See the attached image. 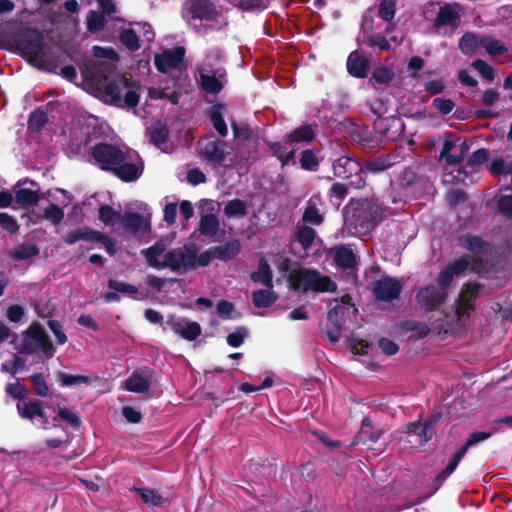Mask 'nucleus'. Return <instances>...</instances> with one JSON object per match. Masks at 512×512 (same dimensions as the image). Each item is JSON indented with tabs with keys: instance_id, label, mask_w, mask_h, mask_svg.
<instances>
[{
	"instance_id": "26",
	"label": "nucleus",
	"mask_w": 512,
	"mask_h": 512,
	"mask_svg": "<svg viewBox=\"0 0 512 512\" xmlns=\"http://www.w3.org/2000/svg\"><path fill=\"white\" fill-rule=\"evenodd\" d=\"M250 278L254 283H261L266 288L273 289V273L270 265L264 259H260L258 270L252 272Z\"/></svg>"
},
{
	"instance_id": "49",
	"label": "nucleus",
	"mask_w": 512,
	"mask_h": 512,
	"mask_svg": "<svg viewBox=\"0 0 512 512\" xmlns=\"http://www.w3.org/2000/svg\"><path fill=\"white\" fill-rule=\"evenodd\" d=\"M302 219L304 222L314 225H319L322 223L323 216L320 214L319 209L317 208V203L313 200V198L309 199L303 212Z\"/></svg>"
},
{
	"instance_id": "39",
	"label": "nucleus",
	"mask_w": 512,
	"mask_h": 512,
	"mask_svg": "<svg viewBox=\"0 0 512 512\" xmlns=\"http://www.w3.org/2000/svg\"><path fill=\"white\" fill-rule=\"evenodd\" d=\"M40 199L37 191L22 188L15 192V200L21 207L35 206Z\"/></svg>"
},
{
	"instance_id": "37",
	"label": "nucleus",
	"mask_w": 512,
	"mask_h": 512,
	"mask_svg": "<svg viewBox=\"0 0 512 512\" xmlns=\"http://www.w3.org/2000/svg\"><path fill=\"white\" fill-rule=\"evenodd\" d=\"M248 214V208L245 201L235 198L228 201L224 207V215L227 218H243Z\"/></svg>"
},
{
	"instance_id": "29",
	"label": "nucleus",
	"mask_w": 512,
	"mask_h": 512,
	"mask_svg": "<svg viewBox=\"0 0 512 512\" xmlns=\"http://www.w3.org/2000/svg\"><path fill=\"white\" fill-rule=\"evenodd\" d=\"M459 13L449 4L441 7L437 13L434 24L435 26H455L459 22Z\"/></svg>"
},
{
	"instance_id": "53",
	"label": "nucleus",
	"mask_w": 512,
	"mask_h": 512,
	"mask_svg": "<svg viewBox=\"0 0 512 512\" xmlns=\"http://www.w3.org/2000/svg\"><path fill=\"white\" fill-rule=\"evenodd\" d=\"M396 14L395 0H380L378 7V16L384 21L390 22Z\"/></svg>"
},
{
	"instance_id": "54",
	"label": "nucleus",
	"mask_w": 512,
	"mask_h": 512,
	"mask_svg": "<svg viewBox=\"0 0 512 512\" xmlns=\"http://www.w3.org/2000/svg\"><path fill=\"white\" fill-rule=\"evenodd\" d=\"M421 181V177L410 167L405 168L399 176V185L403 189L413 187Z\"/></svg>"
},
{
	"instance_id": "44",
	"label": "nucleus",
	"mask_w": 512,
	"mask_h": 512,
	"mask_svg": "<svg viewBox=\"0 0 512 512\" xmlns=\"http://www.w3.org/2000/svg\"><path fill=\"white\" fill-rule=\"evenodd\" d=\"M106 25L105 14L95 10L89 11L86 18L87 30L90 33H96L104 29Z\"/></svg>"
},
{
	"instance_id": "10",
	"label": "nucleus",
	"mask_w": 512,
	"mask_h": 512,
	"mask_svg": "<svg viewBox=\"0 0 512 512\" xmlns=\"http://www.w3.org/2000/svg\"><path fill=\"white\" fill-rule=\"evenodd\" d=\"M402 284L397 278L384 276L375 281L372 293L379 301L392 302L399 298Z\"/></svg>"
},
{
	"instance_id": "17",
	"label": "nucleus",
	"mask_w": 512,
	"mask_h": 512,
	"mask_svg": "<svg viewBox=\"0 0 512 512\" xmlns=\"http://www.w3.org/2000/svg\"><path fill=\"white\" fill-rule=\"evenodd\" d=\"M347 70L348 73L359 79H364L368 76L370 69L369 60L361 55L357 50L352 51L347 58Z\"/></svg>"
},
{
	"instance_id": "25",
	"label": "nucleus",
	"mask_w": 512,
	"mask_h": 512,
	"mask_svg": "<svg viewBox=\"0 0 512 512\" xmlns=\"http://www.w3.org/2000/svg\"><path fill=\"white\" fill-rule=\"evenodd\" d=\"M315 138V132L311 125L305 124L295 128L283 137V140L289 144H298L301 142L309 143Z\"/></svg>"
},
{
	"instance_id": "47",
	"label": "nucleus",
	"mask_w": 512,
	"mask_h": 512,
	"mask_svg": "<svg viewBox=\"0 0 512 512\" xmlns=\"http://www.w3.org/2000/svg\"><path fill=\"white\" fill-rule=\"evenodd\" d=\"M98 218L106 226H114L120 221L121 214L114 210L112 206L105 204L100 206L98 210Z\"/></svg>"
},
{
	"instance_id": "24",
	"label": "nucleus",
	"mask_w": 512,
	"mask_h": 512,
	"mask_svg": "<svg viewBox=\"0 0 512 512\" xmlns=\"http://www.w3.org/2000/svg\"><path fill=\"white\" fill-rule=\"evenodd\" d=\"M147 134L150 143L159 149H163L169 139L170 131L165 123L158 121L147 129Z\"/></svg>"
},
{
	"instance_id": "23",
	"label": "nucleus",
	"mask_w": 512,
	"mask_h": 512,
	"mask_svg": "<svg viewBox=\"0 0 512 512\" xmlns=\"http://www.w3.org/2000/svg\"><path fill=\"white\" fill-rule=\"evenodd\" d=\"M377 125L383 127L381 135L388 140L394 141L404 132L402 120L394 116L381 120Z\"/></svg>"
},
{
	"instance_id": "48",
	"label": "nucleus",
	"mask_w": 512,
	"mask_h": 512,
	"mask_svg": "<svg viewBox=\"0 0 512 512\" xmlns=\"http://www.w3.org/2000/svg\"><path fill=\"white\" fill-rule=\"evenodd\" d=\"M201 88L210 94H218L223 89V84L215 75L200 74Z\"/></svg>"
},
{
	"instance_id": "15",
	"label": "nucleus",
	"mask_w": 512,
	"mask_h": 512,
	"mask_svg": "<svg viewBox=\"0 0 512 512\" xmlns=\"http://www.w3.org/2000/svg\"><path fill=\"white\" fill-rule=\"evenodd\" d=\"M225 148V141L208 139L203 145L201 156L212 165H221L226 158Z\"/></svg>"
},
{
	"instance_id": "35",
	"label": "nucleus",
	"mask_w": 512,
	"mask_h": 512,
	"mask_svg": "<svg viewBox=\"0 0 512 512\" xmlns=\"http://www.w3.org/2000/svg\"><path fill=\"white\" fill-rule=\"evenodd\" d=\"M406 433L418 436L420 443L425 444L433 438L435 430H430L425 423L414 421L406 425Z\"/></svg>"
},
{
	"instance_id": "14",
	"label": "nucleus",
	"mask_w": 512,
	"mask_h": 512,
	"mask_svg": "<svg viewBox=\"0 0 512 512\" xmlns=\"http://www.w3.org/2000/svg\"><path fill=\"white\" fill-rule=\"evenodd\" d=\"M120 225L128 233L139 236L150 231V224L145 221L142 215L136 212H125L121 215Z\"/></svg>"
},
{
	"instance_id": "60",
	"label": "nucleus",
	"mask_w": 512,
	"mask_h": 512,
	"mask_svg": "<svg viewBox=\"0 0 512 512\" xmlns=\"http://www.w3.org/2000/svg\"><path fill=\"white\" fill-rule=\"evenodd\" d=\"M363 44L369 47H378L381 51H387L391 48V45L387 38L378 33L375 35L368 36L363 40Z\"/></svg>"
},
{
	"instance_id": "63",
	"label": "nucleus",
	"mask_w": 512,
	"mask_h": 512,
	"mask_svg": "<svg viewBox=\"0 0 512 512\" xmlns=\"http://www.w3.org/2000/svg\"><path fill=\"white\" fill-rule=\"evenodd\" d=\"M45 219L49 220L52 224L58 225L64 218V211L58 205L51 203L44 211Z\"/></svg>"
},
{
	"instance_id": "59",
	"label": "nucleus",
	"mask_w": 512,
	"mask_h": 512,
	"mask_svg": "<svg viewBox=\"0 0 512 512\" xmlns=\"http://www.w3.org/2000/svg\"><path fill=\"white\" fill-rule=\"evenodd\" d=\"M493 432H485V431H477L471 433L466 439L465 443L460 447V449L467 453L468 449L481 441H485L492 436Z\"/></svg>"
},
{
	"instance_id": "52",
	"label": "nucleus",
	"mask_w": 512,
	"mask_h": 512,
	"mask_svg": "<svg viewBox=\"0 0 512 512\" xmlns=\"http://www.w3.org/2000/svg\"><path fill=\"white\" fill-rule=\"evenodd\" d=\"M32 389L36 395L40 397H47L50 389L46 383L45 377L42 373H35L30 376Z\"/></svg>"
},
{
	"instance_id": "7",
	"label": "nucleus",
	"mask_w": 512,
	"mask_h": 512,
	"mask_svg": "<svg viewBox=\"0 0 512 512\" xmlns=\"http://www.w3.org/2000/svg\"><path fill=\"white\" fill-rule=\"evenodd\" d=\"M15 44L23 56L37 60L43 54L44 36L36 28L25 27L18 32Z\"/></svg>"
},
{
	"instance_id": "42",
	"label": "nucleus",
	"mask_w": 512,
	"mask_h": 512,
	"mask_svg": "<svg viewBox=\"0 0 512 512\" xmlns=\"http://www.w3.org/2000/svg\"><path fill=\"white\" fill-rule=\"evenodd\" d=\"M116 67L114 64L100 61L95 64L93 69V78L97 82V84H100L102 82H106L109 80V77L115 73Z\"/></svg>"
},
{
	"instance_id": "12",
	"label": "nucleus",
	"mask_w": 512,
	"mask_h": 512,
	"mask_svg": "<svg viewBox=\"0 0 512 512\" xmlns=\"http://www.w3.org/2000/svg\"><path fill=\"white\" fill-rule=\"evenodd\" d=\"M98 85L110 104L122 107L121 91L123 88H130L131 82L125 76H121L117 79L107 80Z\"/></svg>"
},
{
	"instance_id": "51",
	"label": "nucleus",
	"mask_w": 512,
	"mask_h": 512,
	"mask_svg": "<svg viewBox=\"0 0 512 512\" xmlns=\"http://www.w3.org/2000/svg\"><path fill=\"white\" fill-rule=\"evenodd\" d=\"M471 66L478 71L481 77L489 82L494 81L496 76V69L490 66L486 61L482 59H475Z\"/></svg>"
},
{
	"instance_id": "5",
	"label": "nucleus",
	"mask_w": 512,
	"mask_h": 512,
	"mask_svg": "<svg viewBox=\"0 0 512 512\" xmlns=\"http://www.w3.org/2000/svg\"><path fill=\"white\" fill-rule=\"evenodd\" d=\"M16 348L22 355H33L37 351H41L47 359L52 358L55 354V348L47 332L38 322L31 323L23 332L21 343Z\"/></svg>"
},
{
	"instance_id": "62",
	"label": "nucleus",
	"mask_w": 512,
	"mask_h": 512,
	"mask_svg": "<svg viewBox=\"0 0 512 512\" xmlns=\"http://www.w3.org/2000/svg\"><path fill=\"white\" fill-rule=\"evenodd\" d=\"M349 311L344 305H336L332 309H330L327 313V319L331 324H341L344 325V318L346 313Z\"/></svg>"
},
{
	"instance_id": "46",
	"label": "nucleus",
	"mask_w": 512,
	"mask_h": 512,
	"mask_svg": "<svg viewBox=\"0 0 512 512\" xmlns=\"http://www.w3.org/2000/svg\"><path fill=\"white\" fill-rule=\"evenodd\" d=\"M119 40L131 52L140 48L139 37L131 28H124L120 31Z\"/></svg>"
},
{
	"instance_id": "18",
	"label": "nucleus",
	"mask_w": 512,
	"mask_h": 512,
	"mask_svg": "<svg viewBox=\"0 0 512 512\" xmlns=\"http://www.w3.org/2000/svg\"><path fill=\"white\" fill-rule=\"evenodd\" d=\"M465 452H463L460 448L452 455L450 458L448 464L444 469H442L433 479L432 486L433 489L429 493V496L433 495L436 491H438L442 485L445 483V481L448 479V477L456 470L457 466L459 465L460 461L465 456Z\"/></svg>"
},
{
	"instance_id": "58",
	"label": "nucleus",
	"mask_w": 512,
	"mask_h": 512,
	"mask_svg": "<svg viewBox=\"0 0 512 512\" xmlns=\"http://www.w3.org/2000/svg\"><path fill=\"white\" fill-rule=\"evenodd\" d=\"M455 106V102L449 98L436 97L432 101V107L442 116L451 113Z\"/></svg>"
},
{
	"instance_id": "40",
	"label": "nucleus",
	"mask_w": 512,
	"mask_h": 512,
	"mask_svg": "<svg viewBox=\"0 0 512 512\" xmlns=\"http://www.w3.org/2000/svg\"><path fill=\"white\" fill-rule=\"evenodd\" d=\"M42 403L39 400H30L26 403L17 404V411L21 418L32 420L41 414Z\"/></svg>"
},
{
	"instance_id": "27",
	"label": "nucleus",
	"mask_w": 512,
	"mask_h": 512,
	"mask_svg": "<svg viewBox=\"0 0 512 512\" xmlns=\"http://www.w3.org/2000/svg\"><path fill=\"white\" fill-rule=\"evenodd\" d=\"M394 75L393 70L386 66L376 67L372 71L369 84L375 89L382 86H388L392 82Z\"/></svg>"
},
{
	"instance_id": "34",
	"label": "nucleus",
	"mask_w": 512,
	"mask_h": 512,
	"mask_svg": "<svg viewBox=\"0 0 512 512\" xmlns=\"http://www.w3.org/2000/svg\"><path fill=\"white\" fill-rule=\"evenodd\" d=\"M125 388L134 393H146L150 388V380L138 372H133L125 380Z\"/></svg>"
},
{
	"instance_id": "45",
	"label": "nucleus",
	"mask_w": 512,
	"mask_h": 512,
	"mask_svg": "<svg viewBox=\"0 0 512 512\" xmlns=\"http://www.w3.org/2000/svg\"><path fill=\"white\" fill-rule=\"evenodd\" d=\"M48 122L47 113L41 108L34 109L28 118V128L32 131H41Z\"/></svg>"
},
{
	"instance_id": "19",
	"label": "nucleus",
	"mask_w": 512,
	"mask_h": 512,
	"mask_svg": "<svg viewBox=\"0 0 512 512\" xmlns=\"http://www.w3.org/2000/svg\"><path fill=\"white\" fill-rule=\"evenodd\" d=\"M458 244L474 255L485 254L489 249V243L482 237L472 234H464L458 237Z\"/></svg>"
},
{
	"instance_id": "9",
	"label": "nucleus",
	"mask_w": 512,
	"mask_h": 512,
	"mask_svg": "<svg viewBox=\"0 0 512 512\" xmlns=\"http://www.w3.org/2000/svg\"><path fill=\"white\" fill-rule=\"evenodd\" d=\"M484 285L478 282H468L463 285L456 300V314L458 318L469 316L471 311L476 309L475 301L479 297Z\"/></svg>"
},
{
	"instance_id": "1",
	"label": "nucleus",
	"mask_w": 512,
	"mask_h": 512,
	"mask_svg": "<svg viewBox=\"0 0 512 512\" xmlns=\"http://www.w3.org/2000/svg\"><path fill=\"white\" fill-rule=\"evenodd\" d=\"M90 155L102 171L111 172L126 183L138 180L144 170L137 153L124 151L114 144L97 143L91 147Z\"/></svg>"
},
{
	"instance_id": "38",
	"label": "nucleus",
	"mask_w": 512,
	"mask_h": 512,
	"mask_svg": "<svg viewBox=\"0 0 512 512\" xmlns=\"http://www.w3.org/2000/svg\"><path fill=\"white\" fill-rule=\"evenodd\" d=\"M199 231L202 235L213 237L219 231V220L214 214H205L201 217Z\"/></svg>"
},
{
	"instance_id": "57",
	"label": "nucleus",
	"mask_w": 512,
	"mask_h": 512,
	"mask_svg": "<svg viewBox=\"0 0 512 512\" xmlns=\"http://www.w3.org/2000/svg\"><path fill=\"white\" fill-rule=\"evenodd\" d=\"M470 255H462L460 258L456 259L453 262H450L447 265V268L452 272V274L457 277L463 274L470 267Z\"/></svg>"
},
{
	"instance_id": "8",
	"label": "nucleus",
	"mask_w": 512,
	"mask_h": 512,
	"mask_svg": "<svg viewBox=\"0 0 512 512\" xmlns=\"http://www.w3.org/2000/svg\"><path fill=\"white\" fill-rule=\"evenodd\" d=\"M447 296V291H442L436 285L430 284L417 291L415 300L424 311L432 312L445 303Z\"/></svg>"
},
{
	"instance_id": "6",
	"label": "nucleus",
	"mask_w": 512,
	"mask_h": 512,
	"mask_svg": "<svg viewBox=\"0 0 512 512\" xmlns=\"http://www.w3.org/2000/svg\"><path fill=\"white\" fill-rule=\"evenodd\" d=\"M185 48L177 46L173 49L164 50L160 54L154 56V65L161 73L170 71V75L174 80V86H179L180 82L187 79L185 72L186 66L184 63Z\"/></svg>"
},
{
	"instance_id": "50",
	"label": "nucleus",
	"mask_w": 512,
	"mask_h": 512,
	"mask_svg": "<svg viewBox=\"0 0 512 512\" xmlns=\"http://www.w3.org/2000/svg\"><path fill=\"white\" fill-rule=\"evenodd\" d=\"M57 379L61 383L62 386H74V385H90L91 379L88 376L84 375H71L65 373L63 371L57 372Z\"/></svg>"
},
{
	"instance_id": "20",
	"label": "nucleus",
	"mask_w": 512,
	"mask_h": 512,
	"mask_svg": "<svg viewBox=\"0 0 512 512\" xmlns=\"http://www.w3.org/2000/svg\"><path fill=\"white\" fill-rule=\"evenodd\" d=\"M396 163V156L392 154H381L371 158L363 165L364 172L380 173L388 170Z\"/></svg>"
},
{
	"instance_id": "61",
	"label": "nucleus",
	"mask_w": 512,
	"mask_h": 512,
	"mask_svg": "<svg viewBox=\"0 0 512 512\" xmlns=\"http://www.w3.org/2000/svg\"><path fill=\"white\" fill-rule=\"evenodd\" d=\"M248 329L244 326L237 327L236 330L227 336V343L234 348L240 347L248 336Z\"/></svg>"
},
{
	"instance_id": "32",
	"label": "nucleus",
	"mask_w": 512,
	"mask_h": 512,
	"mask_svg": "<svg viewBox=\"0 0 512 512\" xmlns=\"http://www.w3.org/2000/svg\"><path fill=\"white\" fill-rule=\"evenodd\" d=\"M97 234V230H93L87 226L82 228H77L72 230L66 234L64 237V242L68 245L75 244L76 242L82 240L87 242H94Z\"/></svg>"
},
{
	"instance_id": "13",
	"label": "nucleus",
	"mask_w": 512,
	"mask_h": 512,
	"mask_svg": "<svg viewBox=\"0 0 512 512\" xmlns=\"http://www.w3.org/2000/svg\"><path fill=\"white\" fill-rule=\"evenodd\" d=\"M188 11L193 19L212 21L219 12L212 0H188Z\"/></svg>"
},
{
	"instance_id": "22",
	"label": "nucleus",
	"mask_w": 512,
	"mask_h": 512,
	"mask_svg": "<svg viewBox=\"0 0 512 512\" xmlns=\"http://www.w3.org/2000/svg\"><path fill=\"white\" fill-rule=\"evenodd\" d=\"M484 37H479L475 33L466 32L459 39V49L466 56H473L483 47Z\"/></svg>"
},
{
	"instance_id": "30",
	"label": "nucleus",
	"mask_w": 512,
	"mask_h": 512,
	"mask_svg": "<svg viewBox=\"0 0 512 512\" xmlns=\"http://www.w3.org/2000/svg\"><path fill=\"white\" fill-rule=\"evenodd\" d=\"M225 107L222 103H216L210 108L209 112L212 125L221 137H226L228 134V128L222 115V110Z\"/></svg>"
},
{
	"instance_id": "21",
	"label": "nucleus",
	"mask_w": 512,
	"mask_h": 512,
	"mask_svg": "<svg viewBox=\"0 0 512 512\" xmlns=\"http://www.w3.org/2000/svg\"><path fill=\"white\" fill-rule=\"evenodd\" d=\"M382 434L383 430L380 428H375L372 425L370 418H364L362 420L361 429L355 436V441H353V444L366 443L367 441L376 443L381 438Z\"/></svg>"
},
{
	"instance_id": "43",
	"label": "nucleus",
	"mask_w": 512,
	"mask_h": 512,
	"mask_svg": "<svg viewBox=\"0 0 512 512\" xmlns=\"http://www.w3.org/2000/svg\"><path fill=\"white\" fill-rule=\"evenodd\" d=\"M39 254V248L34 244L23 243L16 246L11 252V258L20 261L30 259Z\"/></svg>"
},
{
	"instance_id": "55",
	"label": "nucleus",
	"mask_w": 512,
	"mask_h": 512,
	"mask_svg": "<svg viewBox=\"0 0 512 512\" xmlns=\"http://www.w3.org/2000/svg\"><path fill=\"white\" fill-rule=\"evenodd\" d=\"M315 236V230L309 226H302L297 229V241L304 249L312 246Z\"/></svg>"
},
{
	"instance_id": "31",
	"label": "nucleus",
	"mask_w": 512,
	"mask_h": 512,
	"mask_svg": "<svg viewBox=\"0 0 512 512\" xmlns=\"http://www.w3.org/2000/svg\"><path fill=\"white\" fill-rule=\"evenodd\" d=\"M241 246L238 240H233L224 245L213 247L214 257L219 260L229 261L240 252Z\"/></svg>"
},
{
	"instance_id": "11",
	"label": "nucleus",
	"mask_w": 512,
	"mask_h": 512,
	"mask_svg": "<svg viewBox=\"0 0 512 512\" xmlns=\"http://www.w3.org/2000/svg\"><path fill=\"white\" fill-rule=\"evenodd\" d=\"M167 328H170L175 334L180 335L188 341L196 340L201 334V326L198 322L189 321L185 318H179L170 315L165 321Z\"/></svg>"
},
{
	"instance_id": "36",
	"label": "nucleus",
	"mask_w": 512,
	"mask_h": 512,
	"mask_svg": "<svg viewBox=\"0 0 512 512\" xmlns=\"http://www.w3.org/2000/svg\"><path fill=\"white\" fill-rule=\"evenodd\" d=\"M132 491H134L145 504H148L153 507H159L164 505L167 502V499L156 493L154 490L148 488L141 487H133Z\"/></svg>"
},
{
	"instance_id": "33",
	"label": "nucleus",
	"mask_w": 512,
	"mask_h": 512,
	"mask_svg": "<svg viewBox=\"0 0 512 512\" xmlns=\"http://www.w3.org/2000/svg\"><path fill=\"white\" fill-rule=\"evenodd\" d=\"M277 301L273 289H259L252 292V302L256 308H269Z\"/></svg>"
},
{
	"instance_id": "64",
	"label": "nucleus",
	"mask_w": 512,
	"mask_h": 512,
	"mask_svg": "<svg viewBox=\"0 0 512 512\" xmlns=\"http://www.w3.org/2000/svg\"><path fill=\"white\" fill-rule=\"evenodd\" d=\"M497 209L507 219L512 218V195H502L497 200Z\"/></svg>"
},
{
	"instance_id": "3",
	"label": "nucleus",
	"mask_w": 512,
	"mask_h": 512,
	"mask_svg": "<svg viewBox=\"0 0 512 512\" xmlns=\"http://www.w3.org/2000/svg\"><path fill=\"white\" fill-rule=\"evenodd\" d=\"M166 245L163 241H157L149 248L142 251L148 266L162 270L169 268L171 271L185 273L196 267V248L191 245H184L183 248L172 249L164 254L161 261L159 257L165 252Z\"/></svg>"
},
{
	"instance_id": "56",
	"label": "nucleus",
	"mask_w": 512,
	"mask_h": 512,
	"mask_svg": "<svg viewBox=\"0 0 512 512\" xmlns=\"http://www.w3.org/2000/svg\"><path fill=\"white\" fill-rule=\"evenodd\" d=\"M483 48H485L487 53L491 56L504 55L508 52V47L503 42L487 37H484Z\"/></svg>"
},
{
	"instance_id": "2",
	"label": "nucleus",
	"mask_w": 512,
	"mask_h": 512,
	"mask_svg": "<svg viewBox=\"0 0 512 512\" xmlns=\"http://www.w3.org/2000/svg\"><path fill=\"white\" fill-rule=\"evenodd\" d=\"M385 209L375 199L351 201L345 208L344 223L348 232L354 236L368 237L384 219Z\"/></svg>"
},
{
	"instance_id": "4",
	"label": "nucleus",
	"mask_w": 512,
	"mask_h": 512,
	"mask_svg": "<svg viewBox=\"0 0 512 512\" xmlns=\"http://www.w3.org/2000/svg\"><path fill=\"white\" fill-rule=\"evenodd\" d=\"M289 286L294 291L307 293L336 292L337 284L329 276L322 275L315 269L299 267L292 270L288 276Z\"/></svg>"
},
{
	"instance_id": "28",
	"label": "nucleus",
	"mask_w": 512,
	"mask_h": 512,
	"mask_svg": "<svg viewBox=\"0 0 512 512\" xmlns=\"http://www.w3.org/2000/svg\"><path fill=\"white\" fill-rule=\"evenodd\" d=\"M334 261L342 269H353L357 266L356 255L351 248L345 246L335 250Z\"/></svg>"
},
{
	"instance_id": "16",
	"label": "nucleus",
	"mask_w": 512,
	"mask_h": 512,
	"mask_svg": "<svg viewBox=\"0 0 512 512\" xmlns=\"http://www.w3.org/2000/svg\"><path fill=\"white\" fill-rule=\"evenodd\" d=\"M332 168L335 177L341 179H348L352 174L364 172L363 165L348 156H341L334 160Z\"/></svg>"
},
{
	"instance_id": "41",
	"label": "nucleus",
	"mask_w": 512,
	"mask_h": 512,
	"mask_svg": "<svg viewBox=\"0 0 512 512\" xmlns=\"http://www.w3.org/2000/svg\"><path fill=\"white\" fill-rule=\"evenodd\" d=\"M299 164L303 170L317 171L320 164L317 152L312 149L302 151L299 157Z\"/></svg>"
}]
</instances>
